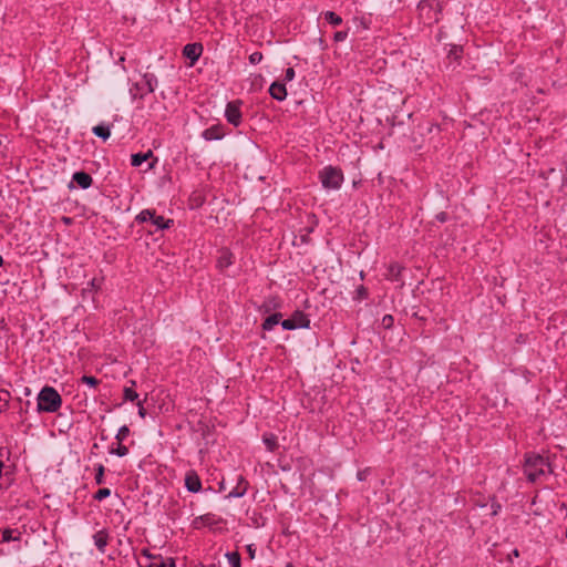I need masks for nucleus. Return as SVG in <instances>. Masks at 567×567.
I'll return each mask as SVG.
<instances>
[{"instance_id":"7","label":"nucleus","mask_w":567,"mask_h":567,"mask_svg":"<svg viewBox=\"0 0 567 567\" xmlns=\"http://www.w3.org/2000/svg\"><path fill=\"white\" fill-rule=\"evenodd\" d=\"M156 86L157 79L153 73H145L135 84V89L138 92L141 99H143L144 95L154 92Z\"/></svg>"},{"instance_id":"14","label":"nucleus","mask_w":567,"mask_h":567,"mask_svg":"<svg viewBox=\"0 0 567 567\" xmlns=\"http://www.w3.org/2000/svg\"><path fill=\"white\" fill-rule=\"evenodd\" d=\"M72 182H75L82 189H87L91 187L93 178L90 174L80 171L73 174Z\"/></svg>"},{"instance_id":"32","label":"nucleus","mask_w":567,"mask_h":567,"mask_svg":"<svg viewBox=\"0 0 567 567\" xmlns=\"http://www.w3.org/2000/svg\"><path fill=\"white\" fill-rule=\"evenodd\" d=\"M368 298V290L364 286H359L355 289L354 300L361 301Z\"/></svg>"},{"instance_id":"22","label":"nucleus","mask_w":567,"mask_h":567,"mask_svg":"<svg viewBox=\"0 0 567 567\" xmlns=\"http://www.w3.org/2000/svg\"><path fill=\"white\" fill-rule=\"evenodd\" d=\"M280 319H281V313L280 312H276V313L270 315L262 322V329L266 330V331L272 330V328L280 322Z\"/></svg>"},{"instance_id":"12","label":"nucleus","mask_w":567,"mask_h":567,"mask_svg":"<svg viewBox=\"0 0 567 567\" xmlns=\"http://www.w3.org/2000/svg\"><path fill=\"white\" fill-rule=\"evenodd\" d=\"M224 136H225L224 127L220 124L212 125L210 127L204 130L202 133V137L208 142L219 141V140L224 138Z\"/></svg>"},{"instance_id":"11","label":"nucleus","mask_w":567,"mask_h":567,"mask_svg":"<svg viewBox=\"0 0 567 567\" xmlns=\"http://www.w3.org/2000/svg\"><path fill=\"white\" fill-rule=\"evenodd\" d=\"M185 487L190 493H198L202 489V481L195 471H188L186 473Z\"/></svg>"},{"instance_id":"5","label":"nucleus","mask_w":567,"mask_h":567,"mask_svg":"<svg viewBox=\"0 0 567 567\" xmlns=\"http://www.w3.org/2000/svg\"><path fill=\"white\" fill-rule=\"evenodd\" d=\"M241 106V100H234L228 102L225 107V118L235 127L239 126L243 122Z\"/></svg>"},{"instance_id":"47","label":"nucleus","mask_w":567,"mask_h":567,"mask_svg":"<svg viewBox=\"0 0 567 567\" xmlns=\"http://www.w3.org/2000/svg\"><path fill=\"white\" fill-rule=\"evenodd\" d=\"M512 553H513V555H514L515 557H518V556H519V551H518V549H513V551H512Z\"/></svg>"},{"instance_id":"15","label":"nucleus","mask_w":567,"mask_h":567,"mask_svg":"<svg viewBox=\"0 0 567 567\" xmlns=\"http://www.w3.org/2000/svg\"><path fill=\"white\" fill-rule=\"evenodd\" d=\"M269 94L277 101H284L287 97L286 85L280 82H274L269 86Z\"/></svg>"},{"instance_id":"44","label":"nucleus","mask_w":567,"mask_h":567,"mask_svg":"<svg viewBox=\"0 0 567 567\" xmlns=\"http://www.w3.org/2000/svg\"><path fill=\"white\" fill-rule=\"evenodd\" d=\"M89 286L91 287V289H100V282L97 281V279L93 278L90 282H89Z\"/></svg>"},{"instance_id":"45","label":"nucleus","mask_w":567,"mask_h":567,"mask_svg":"<svg viewBox=\"0 0 567 567\" xmlns=\"http://www.w3.org/2000/svg\"><path fill=\"white\" fill-rule=\"evenodd\" d=\"M247 551L249 554V557L251 559H254L255 558V554H256V548L254 547V545H248L247 546Z\"/></svg>"},{"instance_id":"46","label":"nucleus","mask_w":567,"mask_h":567,"mask_svg":"<svg viewBox=\"0 0 567 567\" xmlns=\"http://www.w3.org/2000/svg\"><path fill=\"white\" fill-rule=\"evenodd\" d=\"M167 567H176L175 560L173 558H168Z\"/></svg>"},{"instance_id":"33","label":"nucleus","mask_w":567,"mask_h":567,"mask_svg":"<svg viewBox=\"0 0 567 567\" xmlns=\"http://www.w3.org/2000/svg\"><path fill=\"white\" fill-rule=\"evenodd\" d=\"M111 495V489L110 488H100L95 494H94V499L95 501H103L104 498L109 497Z\"/></svg>"},{"instance_id":"20","label":"nucleus","mask_w":567,"mask_h":567,"mask_svg":"<svg viewBox=\"0 0 567 567\" xmlns=\"http://www.w3.org/2000/svg\"><path fill=\"white\" fill-rule=\"evenodd\" d=\"M128 383H130V386H125L123 389V398H124V401L133 402L138 399V394L134 390V388L136 386V382L134 380H130Z\"/></svg>"},{"instance_id":"19","label":"nucleus","mask_w":567,"mask_h":567,"mask_svg":"<svg viewBox=\"0 0 567 567\" xmlns=\"http://www.w3.org/2000/svg\"><path fill=\"white\" fill-rule=\"evenodd\" d=\"M95 136L106 141L111 136V126L106 123H101L92 128Z\"/></svg>"},{"instance_id":"8","label":"nucleus","mask_w":567,"mask_h":567,"mask_svg":"<svg viewBox=\"0 0 567 567\" xmlns=\"http://www.w3.org/2000/svg\"><path fill=\"white\" fill-rule=\"evenodd\" d=\"M4 454L9 455L8 452L0 449V491L8 488L12 483L10 466L3 462Z\"/></svg>"},{"instance_id":"2","label":"nucleus","mask_w":567,"mask_h":567,"mask_svg":"<svg viewBox=\"0 0 567 567\" xmlns=\"http://www.w3.org/2000/svg\"><path fill=\"white\" fill-rule=\"evenodd\" d=\"M62 405V398L60 393L53 388L45 385L38 393L37 396V411L39 413H55Z\"/></svg>"},{"instance_id":"24","label":"nucleus","mask_w":567,"mask_h":567,"mask_svg":"<svg viewBox=\"0 0 567 567\" xmlns=\"http://www.w3.org/2000/svg\"><path fill=\"white\" fill-rule=\"evenodd\" d=\"M20 539V533L14 530V529H11V528H6V529H2L1 530V540L2 543H8V542H11V540H19Z\"/></svg>"},{"instance_id":"41","label":"nucleus","mask_w":567,"mask_h":567,"mask_svg":"<svg viewBox=\"0 0 567 567\" xmlns=\"http://www.w3.org/2000/svg\"><path fill=\"white\" fill-rule=\"evenodd\" d=\"M167 565H168V559L167 560L159 559L158 563H152L147 567H167Z\"/></svg>"},{"instance_id":"38","label":"nucleus","mask_w":567,"mask_h":567,"mask_svg":"<svg viewBox=\"0 0 567 567\" xmlns=\"http://www.w3.org/2000/svg\"><path fill=\"white\" fill-rule=\"evenodd\" d=\"M393 322H394V319H393V317L391 315L383 316V318H382V326L385 329H390L393 326Z\"/></svg>"},{"instance_id":"43","label":"nucleus","mask_w":567,"mask_h":567,"mask_svg":"<svg viewBox=\"0 0 567 567\" xmlns=\"http://www.w3.org/2000/svg\"><path fill=\"white\" fill-rule=\"evenodd\" d=\"M436 219L441 223H445L447 220V214L444 212H441L436 215Z\"/></svg>"},{"instance_id":"36","label":"nucleus","mask_w":567,"mask_h":567,"mask_svg":"<svg viewBox=\"0 0 567 567\" xmlns=\"http://www.w3.org/2000/svg\"><path fill=\"white\" fill-rule=\"evenodd\" d=\"M104 482V466L100 464L96 468L95 483L102 484Z\"/></svg>"},{"instance_id":"34","label":"nucleus","mask_w":567,"mask_h":567,"mask_svg":"<svg viewBox=\"0 0 567 567\" xmlns=\"http://www.w3.org/2000/svg\"><path fill=\"white\" fill-rule=\"evenodd\" d=\"M8 398H9L8 391H0V413L2 411H4L8 406Z\"/></svg>"},{"instance_id":"42","label":"nucleus","mask_w":567,"mask_h":567,"mask_svg":"<svg viewBox=\"0 0 567 567\" xmlns=\"http://www.w3.org/2000/svg\"><path fill=\"white\" fill-rule=\"evenodd\" d=\"M137 406H138V415L144 419L146 416V410L144 409L143 404L141 401L137 402Z\"/></svg>"},{"instance_id":"23","label":"nucleus","mask_w":567,"mask_h":567,"mask_svg":"<svg viewBox=\"0 0 567 567\" xmlns=\"http://www.w3.org/2000/svg\"><path fill=\"white\" fill-rule=\"evenodd\" d=\"M154 209H143L135 216V221L138 224L152 221L154 218Z\"/></svg>"},{"instance_id":"1","label":"nucleus","mask_w":567,"mask_h":567,"mask_svg":"<svg viewBox=\"0 0 567 567\" xmlns=\"http://www.w3.org/2000/svg\"><path fill=\"white\" fill-rule=\"evenodd\" d=\"M524 473L532 483L550 473V465L547 458L539 454H527L524 464Z\"/></svg>"},{"instance_id":"21","label":"nucleus","mask_w":567,"mask_h":567,"mask_svg":"<svg viewBox=\"0 0 567 567\" xmlns=\"http://www.w3.org/2000/svg\"><path fill=\"white\" fill-rule=\"evenodd\" d=\"M153 156L152 151H147L146 153H136L131 156V165L133 167L141 166L144 162H146L150 157Z\"/></svg>"},{"instance_id":"16","label":"nucleus","mask_w":567,"mask_h":567,"mask_svg":"<svg viewBox=\"0 0 567 567\" xmlns=\"http://www.w3.org/2000/svg\"><path fill=\"white\" fill-rule=\"evenodd\" d=\"M234 262V255L231 254L230 250L224 248L219 251V256L217 258V267L220 269V270H224L226 268H228L229 266H231Z\"/></svg>"},{"instance_id":"26","label":"nucleus","mask_w":567,"mask_h":567,"mask_svg":"<svg viewBox=\"0 0 567 567\" xmlns=\"http://www.w3.org/2000/svg\"><path fill=\"white\" fill-rule=\"evenodd\" d=\"M225 557L227 558L230 567H241V558L238 551H227Z\"/></svg>"},{"instance_id":"39","label":"nucleus","mask_w":567,"mask_h":567,"mask_svg":"<svg viewBox=\"0 0 567 567\" xmlns=\"http://www.w3.org/2000/svg\"><path fill=\"white\" fill-rule=\"evenodd\" d=\"M348 38V31H337L333 35L336 42H342Z\"/></svg>"},{"instance_id":"29","label":"nucleus","mask_w":567,"mask_h":567,"mask_svg":"<svg viewBox=\"0 0 567 567\" xmlns=\"http://www.w3.org/2000/svg\"><path fill=\"white\" fill-rule=\"evenodd\" d=\"M130 435V429L127 425H123L118 429L115 439L122 443Z\"/></svg>"},{"instance_id":"37","label":"nucleus","mask_w":567,"mask_h":567,"mask_svg":"<svg viewBox=\"0 0 567 567\" xmlns=\"http://www.w3.org/2000/svg\"><path fill=\"white\" fill-rule=\"evenodd\" d=\"M262 58H264V56H262V53H261V52H259V51H256V52H254V53H251V54L249 55V62H250L251 64H257V63H259V62L262 60Z\"/></svg>"},{"instance_id":"31","label":"nucleus","mask_w":567,"mask_h":567,"mask_svg":"<svg viewBox=\"0 0 567 567\" xmlns=\"http://www.w3.org/2000/svg\"><path fill=\"white\" fill-rule=\"evenodd\" d=\"M462 52H463L462 47L453 44V45H451V49L449 51V58L458 60L462 55Z\"/></svg>"},{"instance_id":"28","label":"nucleus","mask_w":567,"mask_h":567,"mask_svg":"<svg viewBox=\"0 0 567 567\" xmlns=\"http://www.w3.org/2000/svg\"><path fill=\"white\" fill-rule=\"evenodd\" d=\"M388 271H389V276L392 279L396 280L401 275L402 267L398 262H393V264L389 265Z\"/></svg>"},{"instance_id":"10","label":"nucleus","mask_w":567,"mask_h":567,"mask_svg":"<svg viewBox=\"0 0 567 567\" xmlns=\"http://www.w3.org/2000/svg\"><path fill=\"white\" fill-rule=\"evenodd\" d=\"M110 532L106 528L97 530L93 536V543L101 554H104L110 542Z\"/></svg>"},{"instance_id":"6","label":"nucleus","mask_w":567,"mask_h":567,"mask_svg":"<svg viewBox=\"0 0 567 567\" xmlns=\"http://www.w3.org/2000/svg\"><path fill=\"white\" fill-rule=\"evenodd\" d=\"M309 326L310 319L300 310L295 311L290 318L281 321V327L285 330L309 328Z\"/></svg>"},{"instance_id":"9","label":"nucleus","mask_w":567,"mask_h":567,"mask_svg":"<svg viewBox=\"0 0 567 567\" xmlns=\"http://www.w3.org/2000/svg\"><path fill=\"white\" fill-rule=\"evenodd\" d=\"M203 53V45L200 43H188L183 49V55L190 61L189 65L193 66Z\"/></svg>"},{"instance_id":"13","label":"nucleus","mask_w":567,"mask_h":567,"mask_svg":"<svg viewBox=\"0 0 567 567\" xmlns=\"http://www.w3.org/2000/svg\"><path fill=\"white\" fill-rule=\"evenodd\" d=\"M248 482L243 475L237 477L236 486L228 493L227 498H239L243 497L248 489Z\"/></svg>"},{"instance_id":"30","label":"nucleus","mask_w":567,"mask_h":567,"mask_svg":"<svg viewBox=\"0 0 567 567\" xmlns=\"http://www.w3.org/2000/svg\"><path fill=\"white\" fill-rule=\"evenodd\" d=\"M110 453L114 454V455H117L118 457H123V456L127 455L128 449H127V446H125V445H123L122 443L118 442L117 447L112 449L110 451Z\"/></svg>"},{"instance_id":"48","label":"nucleus","mask_w":567,"mask_h":567,"mask_svg":"<svg viewBox=\"0 0 567 567\" xmlns=\"http://www.w3.org/2000/svg\"><path fill=\"white\" fill-rule=\"evenodd\" d=\"M3 265V258L2 256L0 255V267Z\"/></svg>"},{"instance_id":"40","label":"nucleus","mask_w":567,"mask_h":567,"mask_svg":"<svg viewBox=\"0 0 567 567\" xmlns=\"http://www.w3.org/2000/svg\"><path fill=\"white\" fill-rule=\"evenodd\" d=\"M295 75H296V73H295L293 68L286 69V71H285V81H288V82L292 81L295 79Z\"/></svg>"},{"instance_id":"18","label":"nucleus","mask_w":567,"mask_h":567,"mask_svg":"<svg viewBox=\"0 0 567 567\" xmlns=\"http://www.w3.org/2000/svg\"><path fill=\"white\" fill-rule=\"evenodd\" d=\"M152 225L155 226L156 230H164L168 229L173 224V219H165L163 216L156 215V212L154 213V218L152 219Z\"/></svg>"},{"instance_id":"17","label":"nucleus","mask_w":567,"mask_h":567,"mask_svg":"<svg viewBox=\"0 0 567 567\" xmlns=\"http://www.w3.org/2000/svg\"><path fill=\"white\" fill-rule=\"evenodd\" d=\"M218 523V519L216 518V516L214 514H205V515H202V516H198L194 519V527L195 528H199L202 526H213L215 524Z\"/></svg>"},{"instance_id":"25","label":"nucleus","mask_w":567,"mask_h":567,"mask_svg":"<svg viewBox=\"0 0 567 567\" xmlns=\"http://www.w3.org/2000/svg\"><path fill=\"white\" fill-rule=\"evenodd\" d=\"M262 441L269 452H274L278 447L277 436L275 434H264Z\"/></svg>"},{"instance_id":"27","label":"nucleus","mask_w":567,"mask_h":567,"mask_svg":"<svg viewBox=\"0 0 567 567\" xmlns=\"http://www.w3.org/2000/svg\"><path fill=\"white\" fill-rule=\"evenodd\" d=\"M324 19L333 27H338L342 23V18L333 11H326L323 13Z\"/></svg>"},{"instance_id":"4","label":"nucleus","mask_w":567,"mask_h":567,"mask_svg":"<svg viewBox=\"0 0 567 567\" xmlns=\"http://www.w3.org/2000/svg\"><path fill=\"white\" fill-rule=\"evenodd\" d=\"M420 16L427 23L437 22L440 14V3L437 0H421L419 6Z\"/></svg>"},{"instance_id":"35","label":"nucleus","mask_w":567,"mask_h":567,"mask_svg":"<svg viewBox=\"0 0 567 567\" xmlns=\"http://www.w3.org/2000/svg\"><path fill=\"white\" fill-rule=\"evenodd\" d=\"M81 382L87 384L89 386H96L99 384V380L92 375H83L81 378Z\"/></svg>"},{"instance_id":"49","label":"nucleus","mask_w":567,"mask_h":567,"mask_svg":"<svg viewBox=\"0 0 567 567\" xmlns=\"http://www.w3.org/2000/svg\"><path fill=\"white\" fill-rule=\"evenodd\" d=\"M131 92H133V90H131ZM132 94H133V97L137 96V93H132Z\"/></svg>"},{"instance_id":"3","label":"nucleus","mask_w":567,"mask_h":567,"mask_svg":"<svg viewBox=\"0 0 567 567\" xmlns=\"http://www.w3.org/2000/svg\"><path fill=\"white\" fill-rule=\"evenodd\" d=\"M319 179L324 189L337 190L342 186L344 176L340 168L328 165L319 172Z\"/></svg>"}]
</instances>
